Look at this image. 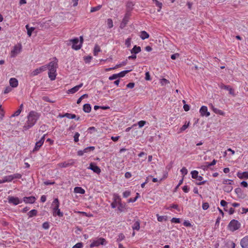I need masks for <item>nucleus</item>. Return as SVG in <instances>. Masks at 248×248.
<instances>
[{
	"label": "nucleus",
	"mask_w": 248,
	"mask_h": 248,
	"mask_svg": "<svg viewBox=\"0 0 248 248\" xmlns=\"http://www.w3.org/2000/svg\"><path fill=\"white\" fill-rule=\"evenodd\" d=\"M21 112V109H18L13 115L12 116L15 117L18 116Z\"/></svg>",
	"instance_id": "nucleus-60"
},
{
	"label": "nucleus",
	"mask_w": 248,
	"mask_h": 248,
	"mask_svg": "<svg viewBox=\"0 0 248 248\" xmlns=\"http://www.w3.org/2000/svg\"><path fill=\"white\" fill-rule=\"evenodd\" d=\"M209 207V203L208 202H203L202 205V208L204 210H207Z\"/></svg>",
	"instance_id": "nucleus-56"
},
{
	"label": "nucleus",
	"mask_w": 248,
	"mask_h": 248,
	"mask_svg": "<svg viewBox=\"0 0 248 248\" xmlns=\"http://www.w3.org/2000/svg\"><path fill=\"white\" fill-rule=\"evenodd\" d=\"M36 200V198L34 196L25 197L23 198L22 202L25 203H33Z\"/></svg>",
	"instance_id": "nucleus-15"
},
{
	"label": "nucleus",
	"mask_w": 248,
	"mask_h": 248,
	"mask_svg": "<svg viewBox=\"0 0 248 248\" xmlns=\"http://www.w3.org/2000/svg\"><path fill=\"white\" fill-rule=\"evenodd\" d=\"M237 176L241 179H248V171L245 172L238 171L237 173Z\"/></svg>",
	"instance_id": "nucleus-20"
},
{
	"label": "nucleus",
	"mask_w": 248,
	"mask_h": 248,
	"mask_svg": "<svg viewBox=\"0 0 248 248\" xmlns=\"http://www.w3.org/2000/svg\"><path fill=\"white\" fill-rule=\"evenodd\" d=\"M138 199V196H136V197H135L134 198H130L129 199H128V202H134L137 200Z\"/></svg>",
	"instance_id": "nucleus-62"
},
{
	"label": "nucleus",
	"mask_w": 248,
	"mask_h": 248,
	"mask_svg": "<svg viewBox=\"0 0 248 248\" xmlns=\"http://www.w3.org/2000/svg\"><path fill=\"white\" fill-rule=\"evenodd\" d=\"M48 77L51 80H54L55 79L57 76V70H51L48 71Z\"/></svg>",
	"instance_id": "nucleus-23"
},
{
	"label": "nucleus",
	"mask_w": 248,
	"mask_h": 248,
	"mask_svg": "<svg viewBox=\"0 0 248 248\" xmlns=\"http://www.w3.org/2000/svg\"><path fill=\"white\" fill-rule=\"evenodd\" d=\"M117 78H118V76H117V74H113L112 76H110L109 77L108 79L110 80H114L115 79H116Z\"/></svg>",
	"instance_id": "nucleus-61"
},
{
	"label": "nucleus",
	"mask_w": 248,
	"mask_h": 248,
	"mask_svg": "<svg viewBox=\"0 0 248 248\" xmlns=\"http://www.w3.org/2000/svg\"><path fill=\"white\" fill-rule=\"evenodd\" d=\"M191 177L193 179H196L197 180L201 181L197 183V185H202L206 183V181H202L203 180V177L202 176L199 175V172L197 170H193L191 172Z\"/></svg>",
	"instance_id": "nucleus-4"
},
{
	"label": "nucleus",
	"mask_w": 248,
	"mask_h": 248,
	"mask_svg": "<svg viewBox=\"0 0 248 248\" xmlns=\"http://www.w3.org/2000/svg\"><path fill=\"white\" fill-rule=\"evenodd\" d=\"M140 37L142 40H144L148 38L149 35L146 31H141Z\"/></svg>",
	"instance_id": "nucleus-29"
},
{
	"label": "nucleus",
	"mask_w": 248,
	"mask_h": 248,
	"mask_svg": "<svg viewBox=\"0 0 248 248\" xmlns=\"http://www.w3.org/2000/svg\"><path fill=\"white\" fill-rule=\"evenodd\" d=\"M113 202L111 203V207L112 208H115L119 203L121 202L120 196L116 193L113 195Z\"/></svg>",
	"instance_id": "nucleus-8"
},
{
	"label": "nucleus",
	"mask_w": 248,
	"mask_h": 248,
	"mask_svg": "<svg viewBox=\"0 0 248 248\" xmlns=\"http://www.w3.org/2000/svg\"><path fill=\"white\" fill-rule=\"evenodd\" d=\"M88 169L91 170L97 174H99L101 172V169L100 168L96 166L94 163H91Z\"/></svg>",
	"instance_id": "nucleus-13"
},
{
	"label": "nucleus",
	"mask_w": 248,
	"mask_h": 248,
	"mask_svg": "<svg viewBox=\"0 0 248 248\" xmlns=\"http://www.w3.org/2000/svg\"><path fill=\"white\" fill-rule=\"evenodd\" d=\"M47 69V67L46 65H43L38 68H36L34 70L31 72V75L32 76H35L38 75L41 72L46 71Z\"/></svg>",
	"instance_id": "nucleus-12"
},
{
	"label": "nucleus",
	"mask_w": 248,
	"mask_h": 248,
	"mask_svg": "<svg viewBox=\"0 0 248 248\" xmlns=\"http://www.w3.org/2000/svg\"><path fill=\"white\" fill-rule=\"evenodd\" d=\"M217 163V160L214 159L211 163L206 162L207 164V168H209L210 166L215 165Z\"/></svg>",
	"instance_id": "nucleus-54"
},
{
	"label": "nucleus",
	"mask_w": 248,
	"mask_h": 248,
	"mask_svg": "<svg viewBox=\"0 0 248 248\" xmlns=\"http://www.w3.org/2000/svg\"><path fill=\"white\" fill-rule=\"evenodd\" d=\"M132 70V69H130V70H124V71L120 72L118 74H117L118 78L124 77L125 75V74H126L127 73H128V72H130Z\"/></svg>",
	"instance_id": "nucleus-32"
},
{
	"label": "nucleus",
	"mask_w": 248,
	"mask_h": 248,
	"mask_svg": "<svg viewBox=\"0 0 248 248\" xmlns=\"http://www.w3.org/2000/svg\"><path fill=\"white\" fill-rule=\"evenodd\" d=\"M12 177H13V180L14 179H20L22 177V175L20 173H15L13 175H11Z\"/></svg>",
	"instance_id": "nucleus-53"
},
{
	"label": "nucleus",
	"mask_w": 248,
	"mask_h": 248,
	"mask_svg": "<svg viewBox=\"0 0 248 248\" xmlns=\"http://www.w3.org/2000/svg\"><path fill=\"white\" fill-rule=\"evenodd\" d=\"M135 83L133 82L129 83L126 85V87L128 88L132 89L134 87Z\"/></svg>",
	"instance_id": "nucleus-63"
},
{
	"label": "nucleus",
	"mask_w": 248,
	"mask_h": 248,
	"mask_svg": "<svg viewBox=\"0 0 248 248\" xmlns=\"http://www.w3.org/2000/svg\"><path fill=\"white\" fill-rule=\"evenodd\" d=\"M37 214V211L35 209H32L28 213V215L29 218L32 217L34 216H36Z\"/></svg>",
	"instance_id": "nucleus-34"
},
{
	"label": "nucleus",
	"mask_w": 248,
	"mask_h": 248,
	"mask_svg": "<svg viewBox=\"0 0 248 248\" xmlns=\"http://www.w3.org/2000/svg\"><path fill=\"white\" fill-rule=\"evenodd\" d=\"M200 113L202 116L208 117L210 116V113L208 111V108L206 106H202L200 109Z\"/></svg>",
	"instance_id": "nucleus-14"
},
{
	"label": "nucleus",
	"mask_w": 248,
	"mask_h": 248,
	"mask_svg": "<svg viewBox=\"0 0 248 248\" xmlns=\"http://www.w3.org/2000/svg\"><path fill=\"white\" fill-rule=\"evenodd\" d=\"M157 220L159 222H162L163 221H166L167 220V216H159L158 214L156 215Z\"/></svg>",
	"instance_id": "nucleus-36"
},
{
	"label": "nucleus",
	"mask_w": 248,
	"mask_h": 248,
	"mask_svg": "<svg viewBox=\"0 0 248 248\" xmlns=\"http://www.w3.org/2000/svg\"><path fill=\"white\" fill-rule=\"evenodd\" d=\"M189 126V123L187 124L186 123L185 124L179 129L178 133H181L183 131H185Z\"/></svg>",
	"instance_id": "nucleus-41"
},
{
	"label": "nucleus",
	"mask_w": 248,
	"mask_h": 248,
	"mask_svg": "<svg viewBox=\"0 0 248 248\" xmlns=\"http://www.w3.org/2000/svg\"><path fill=\"white\" fill-rule=\"evenodd\" d=\"M181 173L183 175V176L187 174L188 171L186 167H183L180 170Z\"/></svg>",
	"instance_id": "nucleus-48"
},
{
	"label": "nucleus",
	"mask_w": 248,
	"mask_h": 248,
	"mask_svg": "<svg viewBox=\"0 0 248 248\" xmlns=\"http://www.w3.org/2000/svg\"><path fill=\"white\" fill-rule=\"evenodd\" d=\"M223 189L225 192H229L232 190V187L231 186H225L223 188Z\"/></svg>",
	"instance_id": "nucleus-45"
},
{
	"label": "nucleus",
	"mask_w": 248,
	"mask_h": 248,
	"mask_svg": "<svg viewBox=\"0 0 248 248\" xmlns=\"http://www.w3.org/2000/svg\"><path fill=\"white\" fill-rule=\"evenodd\" d=\"M83 246V243L81 242L78 243L75 245L72 248H82Z\"/></svg>",
	"instance_id": "nucleus-52"
},
{
	"label": "nucleus",
	"mask_w": 248,
	"mask_h": 248,
	"mask_svg": "<svg viewBox=\"0 0 248 248\" xmlns=\"http://www.w3.org/2000/svg\"><path fill=\"white\" fill-rule=\"evenodd\" d=\"M170 83V81L166 78H162L160 80V83L162 86L166 85Z\"/></svg>",
	"instance_id": "nucleus-39"
},
{
	"label": "nucleus",
	"mask_w": 248,
	"mask_h": 248,
	"mask_svg": "<svg viewBox=\"0 0 248 248\" xmlns=\"http://www.w3.org/2000/svg\"><path fill=\"white\" fill-rule=\"evenodd\" d=\"M241 226L240 223L235 220H232L228 225V229L231 232H234L240 228Z\"/></svg>",
	"instance_id": "nucleus-3"
},
{
	"label": "nucleus",
	"mask_w": 248,
	"mask_h": 248,
	"mask_svg": "<svg viewBox=\"0 0 248 248\" xmlns=\"http://www.w3.org/2000/svg\"><path fill=\"white\" fill-rule=\"evenodd\" d=\"M219 87L221 89H223L228 90L229 92V93L232 95H234V91L230 86L225 85L223 84H220Z\"/></svg>",
	"instance_id": "nucleus-19"
},
{
	"label": "nucleus",
	"mask_w": 248,
	"mask_h": 248,
	"mask_svg": "<svg viewBox=\"0 0 248 248\" xmlns=\"http://www.w3.org/2000/svg\"><path fill=\"white\" fill-rule=\"evenodd\" d=\"M211 108L212 110L215 112L216 114H219L222 116H224L225 114V113L222 110L216 108H215L212 105H211Z\"/></svg>",
	"instance_id": "nucleus-25"
},
{
	"label": "nucleus",
	"mask_w": 248,
	"mask_h": 248,
	"mask_svg": "<svg viewBox=\"0 0 248 248\" xmlns=\"http://www.w3.org/2000/svg\"><path fill=\"white\" fill-rule=\"evenodd\" d=\"M131 194V192L130 191H125L124 192H123V197L124 198H127L128 197H129Z\"/></svg>",
	"instance_id": "nucleus-59"
},
{
	"label": "nucleus",
	"mask_w": 248,
	"mask_h": 248,
	"mask_svg": "<svg viewBox=\"0 0 248 248\" xmlns=\"http://www.w3.org/2000/svg\"><path fill=\"white\" fill-rule=\"evenodd\" d=\"M125 238L124 235L123 233H120L118 235V237L117 239V242H121Z\"/></svg>",
	"instance_id": "nucleus-50"
},
{
	"label": "nucleus",
	"mask_w": 248,
	"mask_h": 248,
	"mask_svg": "<svg viewBox=\"0 0 248 248\" xmlns=\"http://www.w3.org/2000/svg\"><path fill=\"white\" fill-rule=\"evenodd\" d=\"M141 51V48L140 46H135L133 48L130 50L131 54H137Z\"/></svg>",
	"instance_id": "nucleus-27"
},
{
	"label": "nucleus",
	"mask_w": 248,
	"mask_h": 248,
	"mask_svg": "<svg viewBox=\"0 0 248 248\" xmlns=\"http://www.w3.org/2000/svg\"><path fill=\"white\" fill-rule=\"evenodd\" d=\"M45 141V138L44 136L41 138V139L37 141L35 147L33 149V151H37L42 146Z\"/></svg>",
	"instance_id": "nucleus-18"
},
{
	"label": "nucleus",
	"mask_w": 248,
	"mask_h": 248,
	"mask_svg": "<svg viewBox=\"0 0 248 248\" xmlns=\"http://www.w3.org/2000/svg\"><path fill=\"white\" fill-rule=\"evenodd\" d=\"M83 110L86 113H89L91 110V106L89 104H85L83 107Z\"/></svg>",
	"instance_id": "nucleus-28"
},
{
	"label": "nucleus",
	"mask_w": 248,
	"mask_h": 248,
	"mask_svg": "<svg viewBox=\"0 0 248 248\" xmlns=\"http://www.w3.org/2000/svg\"><path fill=\"white\" fill-rule=\"evenodd\" d=\"M101 51L100 48L99 46L95 45L94 48L93 54L94 56H96L98 53Z\"/></svg>",
	"instance_id": "nucleus-37"
},
{
	"label": "nucleus",
	"mask_w": 248,
	"mask_h": 248,
	"mask_svg": "<svg viewBox=\"0 0 248 248\" xmlns=\"http://www.w3.org/2000/svg\"><path fill=\"white\" fill-rule=\"evenodd\" d=\"M26 28L27 30V34L29 36H31V35L32 31L34 30L35 28L34 27H30L29 25H26Z\"/></svg>",
	"instance_id": "nucleus-30"
},
{
	"label": "nucleus",
	"mask_w": 248,
	"mask_h": 248,
	"mask_svg": "<svg viewBox=\"0 0 248 248\" xmlns=\"http://www.w3.org/2000/svg\"><path fill=\"white\" fill-rule=\"evenodd\" d=\"M146 124V122L145 121H140L138 122V125L140 128L142 127L145 124Z\"/></svg>",
	"instance_id": "nucleus-49"
},
{
	"label": "nucleus",
	"mask_w": 248,
	"mask_h": 248,
	"mask_svg": "<svg viewBox=\"0 0 248 248\" xmlns=\"http://www.w3.org/2000/svg\"><path fill=\"white\" fill-rule=\"evenodd\" d=\"M42 227L45 230L48 229L49 228V223L47 222H44L42 225Z\"/></svg>",
	"instance_id": "nucleus-57"
},
{
	"label": "nucleus",
	"mask_w": 248,
	"mask_h": 248,
	"mask_svg": "<svg viewBox=\"0 0 248 248\" xmlns=\"http://www.w3.org/2000/svg\"><path fill=\"white\" fill-rule=\"evenodd\" d=\"M133 230L139 231L140 229V221L139 220H135L132 226Z\"/></svg>",
	"instance_id": "nucleus-24"
},
{
	"label": "nucleus",
	"mask_w": 248,
	"mask_h": 248,
	"mask_svg": "<svg viewBox=\"0 0 248 248\" xmlns=\"http://www.w3.org/2000/svg\"><path fill=\"white\" fill-rule=\"evenodd\" d=\"M130 14L128 13H126L123 19L122 23L121 24V27L123 28L125 26V25L127 23L129 18L130 16Z\"/></svg>",
	"instance_id": "nucleus-22"
},
{
	"label": "nucleus",
	"mask_w": 248,
	"mask_h": 248,
	"mask_svg": "<svg viewBox=\"0 0 248 248\" xmlns=\"http://www.w3.org/2000/svg\"><path fill=\"white\" fill-rule=\"evenodd\" d=\"M106 240L104 238H99L93 240V242L90 245V247L93 248V247H97L100 245H104L105 244Z\"/></svg>",
	"instance_id": "nucleus-5"
},
{
	"label": "nucleus",
	"mask_w": 248,
	"mask_h": 248,
	"mask_svg": "<svg viewBox=\"0 0 248 248\" xmlns=\"http://www.w3.org/2000/svg\"><path fill=\"white\" fill-rule=\"evenodd\" d=\"M171 223H180V219L179 218H176V217H173L171 219Z\"/></svg>",
	"instance_id": "nucleus-51"
},
{
	"label": "nucleus",
	"mask_w": 248,
	"mask_h": 248,
	"mask_svg": "<svg viewBox=\"0 0 248 248\" xmlns=\"http://www.w3.org/2000/svg\"><path fill=\"white\" fill-rule=\"evenodd\" d=\"M47 67L48 71L57 70L58 68V60L56 58H53V60L50 62L47 65H45Z\"/></svg>",
	"instance_id": "nucleus-7"
},
{
	"label": "nucleus",
	"mask_w": 248,
	"mask_h": 248,
	"mask_svg": "<svg viewBox=\"0 0 248 248\" xmlns=\"http://www.w3.org/2000/svg\"><path fill=\"white\" fill-rule=\"evenodd\" d=\"M223 184L224 185H231L233 183V181L230 179H224L222 182Z\"/></svg>",
	"instance_id": "nucleus-42"
},
{
	"label": "nucleus",
	"mask_w": 248,
	"mask_h": 248,
	"mask_svg": "<svg viewBox=\"0 0 248 248\" xmlns=\"http://www.w3.org/2000/svg\"><path fill=\"white\" fill-rule=\"evenodd\" d=\"M131 39L128 38L125 40V45L127 47H129L131 46Z\"/></svg>",
	"instance_id": "nucleus-46"
},
{
	"label": "nucleus",
	"mask_w": 248,
	"mask_h": 248,
	"mask_svg": "<svg viewBox=\"0 0 248 248\" xmlns=\"http://www.w3.org/2000/svg\"><path fill=\"white\" fill-rule=\"evenodd\" d=\"M107 22L108 27L109 29H111L113 27V23L112 20L111 19H110V18L108 19Z\"/></svg>",
	"instance_id": "nucleus-40"
},
{
	"label": "nucleus",
	"mask_w": 248,
	"mask_h": 248,
	"mask_svg": "<svg viewBox=\"0 0 248 248\" xmlns=\"http://www.w3.org/2000/svg\"><path fill=\"white\" fill-rule=\"evenodd\" d=\"M8 200L10 204H12L14 205H16L22 202V200H20L16 197L9 196Z\"/></svg>",
	"instance_id": "nucleus-10"
},
{
	"label": "nucleus",
	"mask_w": 248,
	"mask_h": 248,
	"mask_svg": "<svg viewBox=\"0 0 248 248\" xmlns=\"http://www.w3.org/2000/svg\"><path fill=\"white\" fill-rule=\"evenodd\" d=\"M118 210L121 212H124L125 209V205L123 204L122 203V202H121L120 203L118 204Z\"/></svg>",
	"instance_id": "nucleus-35"
},
{
	"label": "nucleus",
	"mask_w": 248,
	"mask_h": 248,
	"mask_svg": "<svg viewBox=\"0 0 248 248\" xmlns=\"http://www.w3.org/2000/svg\"><path fill=\"white\" fill-rule=\"evenodd\" d=\"M154 1V3L155 4V6L158 7L157 12H160L161 11V9L162 8V3L159 1H158L157 0H153Z\"/></svg>",
	"instance_id": "nucleus-31"
},
{
	"label": "nucleus",
	"mask_w": 248,
	"mask_h": 248,
	"mask_svg": "<svg viewBox=\"0 0 248 248\" xmlns=\"http://www.w3.org/2000/svg\"><path fill=\"white\" fill-rule=\"evenodd\" d=\"M80 136V134L79 133H78V132H76L74 136V141L76 142H77L79 141V137Z\"/></svg>",
	"instance_id": "nucleus-47"
},
{
	"label": "nucleus",
	"mask_w": 248,
	"mask_h": 248,
	"mask_svg": "<svg viewBox=\"0 0 248 248\" xmlns=\"http://www.w3.org/2000/svg\"><path fill=\"white\" fill-rule=\"evenodd\" d=\"M52 206L53 209V215L55 217L58 216L59 217H62L63 214L60 211L59 209L60 202L58 198H55L52 203Z\"/></svg>",
	"instance_id": "nucleus-2"
},
{
	"label": "nucleus",
	"mask_w": 248,
	"mask_h": 248,
	"mask_svg": "<svg viewBox=\"0 0 248 248\" xmlns=\"http://www.w3.org/2000/svg\"><path fill=\"white\" fill-rule=\"evenodd\" d=\"M95 148L93 146H90L85 148L83 151L85 153H88L90 151H93L94 150Z\"/></svg>",
	"instance_id": "nucleus-43"
},
{
	"label": "nucleus",
	"mask_w": 248,
	"mask_h": 248,
	"mask_svg": "<svg viewBox=\"0 0 248 248\" xmlns=\"http://www.w3.org/2000/svg\"><path fill=\"white\" fill-rule=\"evenodd\" d=\"M40 114L34 111H31L27 116L28 120L24 126L25 130L33 126L40 117Z\"/></svg>",
	"instance_id": "nucleus-1"
},
{
	"label": "nucleus",
	"mask_w": 248,
	"mask_h": 248,
	"mask_svg": "<svg viewBox=\"0 0 248 248\" xmlns=\"http://www.w3.org/2000/svg\"><path fill=\"white\" fill-rule=\"evenodd\" d=\"M183 224L186 227H191V224L190 223V222L189 221L185 220Z\"/></svg>",
	"instance_id": "nucleus-64"
},
{
	"label": "nucleus",
	"mask_w": 248,
	"mask_h": 248,
	"mask_svg": "<svg viewBox=\"0 0 248 248\" xmlns=\"http://www.w3.org/2000/svg\"><path fill=\"white\" fill-rule=\"evenodd\" d=\"M240 245L242 248H248V235L244 237L241 240Z\"/></svg>",
	"instance_id": "nucleus-17"
},
{
	"label": "nucleus",
	"mask_w": 248,
	"mask_h": 248,
	"mask_svg": "<svg viewBox=\"0 0 248 248\" xmlns=\"http://www.w3.org/2000/svg\"><path fill=\"white\" fill-rule=\"evenodd\" d=\"M3 182H11L13 180V177H12V175H7L3 177Z\"/></svg>",
	"instance_id": "nucleus-33"
},
{
	"label": "nucleus",
	"mask_w": 248,
	"mask_h": 248,
	"mask_svg": "<svg viewBox=\"0 0 248 248\" xmlns=\"http://www.w3.org/2000/svg\"><path fill=\"white\" fill-rule=\"evenodd\" d=\"M101 7L102 6L101 5H99L95 7H93L91 9V12L93 13L98 11L101 9Z\"/></svg>",
	"instance_id": "nucleus-44"
},
{
	"label": "nucleus",
	"mask_w": 248,
	"mask_h": 248,
	"mask_svg": "<svg viewBox=\"0 0 248 248\" xmlns=\"http://www.w3.org/2000/svg\"><path fill=\"white\" fill-rule=\"evenodd\" d=\"M64 117H66V118H69V119H75L76 117V115L74 114H71V113H65L64 116Z\"/></svg>",
	"instance_id": "nucleus-38"
},
{
	"label": "nucleus",
	"mask_w": 248,
	"mask_h": 248,
	"mask_svg": "<svg viewBox=\"0 0 248 248\" xmlns=\"http://www.w3.org/2000/svg\"><path fill=\"white\" fill-rule=\"evenodd\" d=\"M74 192L76 193L84 194L85 193V190L81 187H75L74 189Z\"/></svg>",
	"instance_id": "nucleus-26"
},
{
	"label": "nucleus",
	"mask_w": 248,
	"mask_h": 248,
	"mask_svg": "<svg viewBox=\"0 0 248 248\" xmlns=\"http://www.w3.org/2000/svg\"><path fill=\"white\" fill-rule=\"evenodd\" d=\"M22 46L20 44L15 45L10 52V56L12 58L16 57L21 51Z\"/></svg>",
	"instance_id": "nucleus-6"
},
{
	"label": "nucleus",
	"mask_w": 248,
	"mask_h": 248,
	"mask_svg": "<svg viewBox=\"0 0 248 248\" xmlns=\"http://www.w3.org/2000/svg\"><path fill=\"white\" fill-rule=\"evenodd\" d=\"M171 208H174V209H175L178 210V206L177 204H173L171 205L170 207H167L166 209H171Z\"/></svg>",
	"instance_id": "nucleus-58"
},
{
	"label": "nucleus",
	"mask_w": 248,
	"mask_h": 248,
	"mask_svg": "<svg viewBox=\"0 0 248 248\" xmlns=\"http://www.w3.org/2000/svg\"><path fill=\"white\" fill-rule=\"evenodd\" d=\"M70 41L72 43V48L75 50H79L82 46L81 43H79L80 42L78 38L71 39Z\"/></svg>",
	"instance_id": "nucleus-9"
},
{
	"label": "nucleus",
	"mask_w": 248,
	"mask_h": 248,
	"mask_svg": "<svg viewBox=\"0 0 248 248\" xmlns=\"http://www.w3.org/2000/svg\"><path fill=\"white\" fill-rule=\"evenodd\" d=\"M12 87H9V86H8V87H6L3 92V93L4 94H7L9 93H10V92L12 91Z\"/></svg>",
	"instance_id": "nucleus-55"
},
{
	"label": "nucleus",
	"mask_w": 248,
	"mask_h": 248,
	"mask_svg": "<svg viewBox=\"0 0 248 248\" xmlns=\"http://www.w3.org/2000/svg\"><path fill=\"white\" fill-rule=\"evenodd\" d=\"M75 162V161L74 159H71L63 162L59 163L58 166L60 168H67L73 166Z\"/></svg>",
	"instance_id": "nucleus-11"
},
{
	"label": "nucleus",
	"mask_w": 248,
	"mask_h": 248,
	"mask_svg": "<svg viewBox=\"0 0 248 248\" xmlns=\"http://www.w3.org/2000/svg\"><path fill=\"white\" fill-rule=\"evenodd\" d=\"M83 86V83H80V84L74 87L73 88L68 90L67 91V93L68 94H73L77 92H78L80 88Z\"/></svg>",
	"instance_id": "nucleus-16"
},
{
	"label": "nucleus",
	"mask_w": 248,
	"mask_h": 248,
	"mask_svg": "<svg viewBox=\"0 0 248 248\" xmlns=\"http://www.w3.org/2000/svg\"><path fill=\"white\" fill-rule=\"evenodd\" d=\"M9 84L12 88H16L18 86V82L16 78H12L9 80Z\"/></svg>",
	"instance_id": "nucleus-21"
}]
</instances>
